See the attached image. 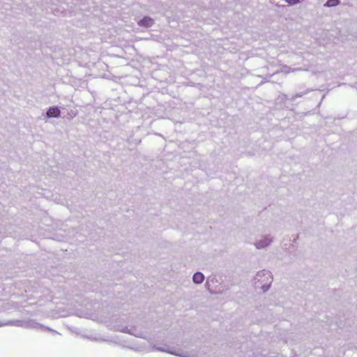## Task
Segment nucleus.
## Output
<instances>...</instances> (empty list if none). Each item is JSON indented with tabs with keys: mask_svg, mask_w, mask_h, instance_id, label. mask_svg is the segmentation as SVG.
<instances>
[{
	"mask_svg": "<svg viewBox=\"0 0 357 357\" xmlns=\"http://www.w3.org/2000/svg\"><path fill=\"white\" fill-rule=\"evenodd\" d=\"M139 26L150 27L153 24V20L149 17H144L138 22Z\"/></svg>",
	"mask_w": 357,
	"mask_h": 357,
	"instance_id": "nucleus-1",
	"label": "nucleus"
},
{
	"mask_svg": "<svg viewBox=\"0 0 357 357\" xmlns=\"http://www.w3.org/2000/svg\"><path fill=\"white\" fill-rule=\"evenodd\" d=\"M287 2L294 4L300 1V0H285Z\"/></svg>",
	"mask_w": 357,
	"mask_h": 357,
	"instance_id": "nucleus-5",
	"label": "nucleus"
},
{
	"mask_svg": "<svg viewBox=\"0 0 357 357\" xmlns=\"http://www.w3.org/2000/svg\"><path fill=\"white\" fill-rule=\"evenodd\" d=\"M340 3V0H328L324 4L326 7H333Z\"/></svg>",
	"mask_w": 357,
	"mask_h": 357,
	"instance_id": "nucleus-4",
	"label": "nucleus"
},
{
	"mask_svg": "<svg viewBox=\"0 0 357 357\" xmlns=\"http://www.w3.org/2000/svg\"><path fill=\"white\" fill-rule=\"evenodd\" d=\"M192 280L195 283L201 284L204 280V275L202 273L197 272L194 274Z\"/></svg>",
	"mask_w": 357,
	"mask_h": 357,
	"instance_id": "nucleus-3",
	"label": "nucleus"
},
{
	"mask_svg": "<svg viewBox=\"0 0 357 357\" xmlns=\"http://www.w3.org/2000/svg\"><path fill=\"white\" fill-rule=\"evenodd\" d=\"M60 113V110L58 107H52L47 110V116L48 117H58Z\"/></svg>",
	"mask_w": 357,
	"mask_h": 357,
	"instance_id": "nucleus-2",
	"label": "nucleus"
}]
</instances>
